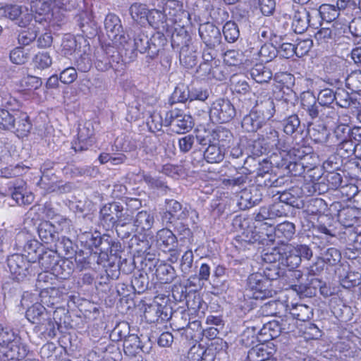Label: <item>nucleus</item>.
Listing matches in <instances>:
<instances>
[{
	"label": "nucleus",
	"instance_id": "nucleus-1",
	"mask_svg": "<svg viewBox=\"0 0 361 361\" xmlns=\"http://www.w3.org/2000/svg\"><path fill=\"white\" fill-rule=\"evenodd\" d=\"M126 42H121V46L125 50V55L129 59L136 57L135 51L149 55V38L144 28L138 24L133 25L125 36Z\"/></svg>",
	"mask_w": 361,
	"mask_h": 361
},
{
	"label": "nucleus",
	"instance_id": "nucleus-2",
	"mask_svg": "<svg viewBox=\"0 0 361 361\" xmlns=\"http://www.w3.org/2000/svg\"><path fill=\"white\" fill-rule=\"evenodd\" d=\"M30 11L31 13H26L24 18L18 22L20 27H26L32 18L35 23L46 27L56 9L52 0H30Z\"/></svg>",
	"mask_w": 361,
	"mask_h": 361
},
{
	"label": "nucleus",
	"instance_id": "nucleus-3",
	"mask_svg": "<svg viewBox=\"0 0 361 361\" xmlns=\"http://www.w3.org/2000/svg\"><path fill=\"white\" fill-rule=\"evenodd\" d=\"M245 294L250 298L264 300L274 297L276 291L262 273L255 272L250 274L247 279Z\"/></svg>",
	"mask_w": 361,
	"mask_h": 361
},
{
	"label": "nucleus",
	"instance_id": "nucleus-4",
	"mask_svg": "<svg viewBox=\"0 0 361 361\" xmlns=\"http://www.w3.org/2000/svg\"><path fill=\"white\" fill-rule=\"evenodd\" d=\"M94 66L101 72L112 69L115 73L123 68V63L120 53L114 47L105 49L100 47L94 52Z\"/></svg>",
	"mask_w": 361,
	"mask_h": 361
},
{
	"label": "nucleus",
	"instance_id": "nucleus-5",
	"mask_svg": "<svg viewBox=\"0 0 361 361\" xmlns=\"http://www.w3.org/2000/svg\"><path fill=\"white\" fill-rule=\"evenodd\" d=\"M188 217H190L193 224H195V218L198 219V214L190 207H183L176 200H165L164 209L161 212L163 224L169 225V223L176 220H186Z\"/></svg>",
	"mask_w": 361,
	"mask_h": 361
},
{
	"label": "nucleus",
	"instance_id": "nucleus-6",
	"mask_svg": "<svg viewBox=\"0 0 361 361\" xmlns=\"http://www.w3.org/2000/svg\"><path fill=\"white\" fill-rule=\"evenodd\" d=\"M236 114L235 108L228 99L218 98L209 108V116L213 122L226 123L231 121Z\"/></svg>",
	"mask_w": 361,
	"mask_h": 361
},
{
	"label": "nucleus",
	"instance_id": "nucleus-7",
	"mask_svg": "<svg viewBox=\"0 0 361 361\" xmlns=\"http://www.w3.org/2000/svg\"><path fill=\"white\" fill-rule=\"evenodd\" d=\"M289 319L283 320L281 323L277 321H271L266 323L262 322L260 329H258V341L267 342L269 340L276 338L281 333H288L293 331L295 324L288 323Z\"/></svg>",
	"mask_w": 361,
	"mask_h": 361
},
{
	"label": "nucleus",
	"instance_id": "nucleus-8",
	"mask_svg": "<svg viewBox=\"0 0 361 361\" xmlns=\"http://www.w3.org/2000/svg\"><path fill=\"white\" fill-rule=\"evenodd\" d=\"M164 126H170L176 133L182 134L188 132L194 126L192 118L178 109L169 111L164 117Z\"/></svg>",
	"mask_w": 361,
	"mask_h": 361
},
{
	"label": "nucleus",
	"instance_id": "nucleus-9",
	"mask_svg": "<svg viewBox=\"0 0 361 361\" xmlns=\"http://www.w3.org/2000/svg\"><path fill=\"white\" fill-rule=\"evenodd\" d=\"M31 261L25 255L14 254L7 259V265L13 279L20 281L32 275L34 269Z\"/></svg>",
	"mask_w": 361,
	"mask_h": 361
},
{
	"label": "nucleus",
	"instance_id": "nucleus-10",
	"mask_svg": "<svg viewBox=\"0 0 361 361\" xmlns=\"http://www.w3.org/2000/svg\"><path fill=\"white\" fill-rule=\"evenodd\" d=\"M248 224L247 219L242 218L241 216H236L233 220V225L235 226H238L243 231L238 235L235 240L239 243L240 246L246 247L247 245H251L255 243H262L264 239L262 238L263 232L260 233L255 230L257 226L255 228L247 226Z\"/></svg>",
	"mask_w": 361,
	"mask_h": 361
},
{
	"label": "nucleus",
	"instance_id": "nucleus-11",
	"mask_svg": "<svg viewBox=\"0 0 361 361\" xmlns=\"http://www.w3.org/2000/svg\"><path fill=\"white\" fill-rule=\"evenodd\" d=\"M39 297L44 305L53 309L67 302L69 298L68 290L64 286L42 288Z\"/></svg>",
	"mask_w": 361,
	"mask_h": 361
},
{
	"label": "nucleus",
	"instance_id": "nucleus-12",
	"mask_svg": "<svg viewBox=\"0 0 361 361\" xmlns=\"http://www.w3.org/2000/svg\"><path fill=\"white\" fill-rule=\"evenodd\" d=\"M316 229L319 232L330 237L343 235V236H341V238H343L348 244H352L353 248L357 250H359L358 247L361 246V233H357L353 228H345L343 232L339 233L334 226L331 224L326 226L321 220L319 224L316 226Z\"/></svg>",
	"mask_w": 361,
	"mask_h": 361
},
{
	"label": "nucleus",
	"instance_id": "nucleus-13",
	"mask_svg": "<svg viewBox=\"0 0 361 361\" xmlns=\"http://www.w3.org/2000/svg\"><path fill=\"white\" fill-rule=\"evenodd\" d=\"M199 35L206 47H221L222 36L218 27L212 23L201 24Z\"/></svg>",
	"mask_w": 361,
	"mask_h": 361
},
{
	"label": "nucleus",
	"instance_id": "nucleus-14",
	"mask_svg": "<svg viewBox=\"0 0 361 361\" xmlns=\"http://www.w3.org/2000/svg\"><path fill=\"white\" fill-rule=\"evenodd\" d=\"M264 226L269 228L270 233L267 230L265 235L269 238L270 241H273L272 233L274 237L279 239V242L284 243L290 240L295 233V226L293 223L289 221H284L274 227L271 224L264 222Z\"/></svg>",
	"mask_w": 361,
	"mask_h": 361
},
{
	"label": "nucleus",
	"instance_id": "nucleus-15",
	"mask_svg": "<svg viewBox=\"0 0 361 361\" xmlns=\"http://www.w3.org/2000/svg\"><path fill=\"white\" fill-rule=\"evenodd\" d=\"M104 28L108 37L114 42L121 45L125 42L126 35L123 33V27L119 18L113 13L108 14L104 20Z\"/></svg>",
	"mask_w": 361,
	"mask_h": 361
},
{
	"label": "nucleus",
	"instance_id": "nucleus-16",
	"mask_svg": "<svg viewBox=\"0 0 361 361\" xmlns=\"http://www.w3.org/2000/svg\"><path fill=\"white\" fill-rule=\"evenodd\" d=\"M164 12L171 23H182L189 17V13L183 8V4L177 0H169L164 6Z\"/></svg>",
	"mask_w": 361,
	"mask_h": 361
},
{
	"label": "nucleus",
	"instance_id": "nucleus-17",
	"mask_svg": "<svg viewBox=\"0 0 361 361\" xmlns=\"http://www.w3.org/2000/svg\"><path fill=\"white\" fill-rule=\"evenodd\" d=\"M25 183L22 180H17L9 184L8 190L11 197L18 205H29L34 201V195L27 192L25 188Z\"/></svg>",
	"mask_w": 361,
	"mask_h": 361
},
{
	"label": "nucleus",
	"instance_id": "nucleus-18",
	"mask_svg": "<svg viewBox=\"0 0 361 361\" xmlns=\"http://www.w3.org/2000/svg\"><path fill=\"white\" fill-rule=\"evenodd\" d=\"M94 130L91 123H86L78 128V140L72 143V149L75 152H82L87 150L92 146Z\"/></svg>",
	"mask_w": 361,
	"mask_h": 361
},
{
	"label": "nucleus",
	"instance_id": "nucleus-19",
	"mask_svg": "<svg viewBox=\"0 0 361 361\" xmlns=\"http://www.w3.org/2000/svg\"><path fill=\"white\" fill-rule=\"evenodd\" d=\"M118 204L116 202L105 204L100 209V224L106 231H110L115 228L118 221Z\"/></svg>",
	"mask_w": 361,
	"mask_h": 361
},
{
	"label": "nucleus",
	"instance_id": "nucleus-20",
	"mask_svg": "<svg viewBox=\"0 0 361 361\" xmlns=\"http://www.w3.org/2000/svg\"><path fill=\"white\" fill-rule=\"evenodd\" d=\"M259 138L269 148L275 147L278 150H284L285 148L289 147L286 140L280 138L279 133L271 126L264 128Z\"/></svg>",
	"mask_w": 361,
	"mask_h": 361
},
{
	"label": "nucleus",
	"instance_id": "nucleus-21",
	"mask_svg": "<svg viewBox=\"0 0 361 361\" xmlns=\"http://www.w3.org/2000/svg\"><path fill=\"white\" fill-rule=\"evenodd\" d=\"M156 246L163 252H167L173 247H178L176 236L168 227L159 230L155 235Z\"/></svg>",
	"mask_w": 361,
	"mask_h": 361
},
{
	"label": "nucleus",
	"instance_id": "nucleus-22",
	"mask_svg": "<svg viewBox=\"0 0 361 361\" xmlns=\"http://www.w3.org/2000/svg\"><path fill=\"white\" fill-rule=\"evenodd\" d=\"M336 356L342 361H349V359L360 355L361 352L355 343L350 340L343 339L334 344Z\"/></svg>",
	"mask_w": 361,
	"mask_h": 361
},
{
	"label": "nucleus",
	"instance_id": "nucleus-23",
	"mask_svg": "<svg viewBox=\"0 0 361 361\" xmlns=\"http://www.w3.org/2000/svg\"><path fill=\"white\" fill-rule=\"evenodd\" d=\"M311 13L302 6L294 10L293 15L292 28L295 33L305 32L310 25Z\"/></svg>",
	"mask_w": 361,
	"mask_h": 361
},
{
	"label": "nucleus",
	"instance_id": "nucleus-24",
	"mask_svg": "<svg viewBox=\"0 0 361 361\" xmlns=\"http://www.w3.org/2000/svg\"><path fill=\"white\" fill-rule=\"evenodd\" d=\"M262 199L260 190L255 186L245 188L240 192L238 205L242 209H246L259 204Z\"/></svg>",
	"mask_w": 361,
	"mask_h": 361
},
{
	"label": "nucleus",
	"instance_id": "nucleus-25",
	"mask_svg": "<svg viewBox=\"0 0 361 361\" xmlns=\"http://www.w3.org/2000/svg\"><path fill=\"white\" fill-rule=\"evenodd\" d=\"M37 234L42 243L51 246L59 240V233L55 226L49 221H41L37 227Z\"/></svg>",
	"mask_w": 361,
	"mask_h": 361
},
{
	"label": "nucleus",
	"instance_id": "nucleus-26",
	"mask_svg": "<svg viewBox=\"0 0 361 361\" xmlns=\"http://www.w3.org/2000/svg\"><path fill=\"white\" fill-rule=\"evenodd\" d=\"M155 275L157 280L161 283H170L176 278L174 268L164 261L157 259L154 264Z\"/></svg>",
	"mask_w": 361,
	"mask_h": 361
},
{
	"label": "nucleus",
	"instance_id": "nucleus-27",
	"mask_svg": "<svg viewBox=\"0 0 361 361\" xmlns=\"http://www.w3.org/2000/svg\"><path fill=\"white\" fill-rule=\"evenodd\" d=\"M301 106L312 119L319 118L322 106L312 92H307L302 94Z\"/></svg>",
	"mask_w": 361,
	"mask_h": 361
},
{
	"label": "nucleus",
	"instance_id": "nucleus-28",
	"mask_svg": "<svg viewBox=\"0 0 361 361\" xmlns=\"http://www.w3.org/2000/svg\"><path fill=\"white\" fill-rule=\"evenodd\" d=\"M50 312L46 310L44 305L41 302H36L31 307H28L25 316L26 318L32 324H36L37 326L47 320V317Z\"/></svg>",
	"mask_w": 361,
	"mask_h": 361
},
{
	"label": "nucleus",
	"instance_id": "nucleus-29",
	"mask_svg": "<svg viewBox=\"0 0 361 361\" xmlns=\"http://www.w3.org/2000/svg\"><path fill=\"white\" fill-rule=\"evenodd\" d=\"M167 39L161 31H157L154 33L149 38V55L146 56L147 62L149 63V60L155 59L159 51L166 44Z\"/></svg>",
	"mask_w": 361,
	"mask_h": 361
},
{
	"label": "nucleus",
	"instance_id": "nucleus-30",
	"mask_svg": "<svg viewBox=\"0 0 361 361\" xmlns=\"http://www.w3.org/2000/svg\"><path fill=\"white\" fill-rule=\"evenodd\" d=\"M275 100L271 97L258 99L252 109L264 117V120H269L274 116Z\"/></svg>",
	"mask_w": 361,
	"mask_h": 361
},
{
	"label": "nucleus",
	"instance_id": "nucleus-31",
	"mask_svg": "<svg viewBox=\"0 0 361 361\" xmlns=\"http://www.w3.org/2000/svg\"><path fill=\"white\" fill-rule=\"evenodd\" d=\"M14 121V127L11 130L16 134L18 137L27 136L32 129V123L28 115L23 111L17 112Z\"/></svg>",
	"mask_w": 361,
	"mask_h": 361
},
{
	"label": "nucleus",
	"instance_id": "nucleus-32",
	"mask_svg": "<svg viewBox=\"0 0 361 361\" xmlns=\"http://www.w3.org/2000/svg\"><path fill=\"white\" fill-rule=\"evenodd\" d=\"M123 351L125 355L130 357L139 355L145 352V347L142 345L140 338L135 334L128 335L123 341Z\"/></svg>",
	"mask_w": 361,
	"mask_h": 361
},
{
	"label": "nucleus",
	"instance_id": "nucleus-33",
	"mask_svg": "<svg viewBox=\"0 0 361 361\" xmlns=\"http://www.w3.org/2000/svg\"><path fill=\"white\" fill-rule=\"evenodd\" d=\"M265 123L264 117L258 114L254 109L244 116L241 122L242 128L247 132H256Z\"/></svg>",
	"mask_w": 361,
	"mask_h": 361
},
{
	"label": "nucleus",
	"instance_id": "nucleus-34",
	"mask_svg": "<svg viewBox=\"0 0 361 361\" xmlns=\"http://www.w3.org/2000/svg\"><path fill=\"white\" fill-rule=\"evenodd\" d=\"M60 259L59 252H56V249L46 250L44 248L40 255H38L37 260L42 269L50 271L51 273Z\"/></svg>",
	"mask_w": 361,
	"mask_h": 361
},
{
	"label": "nucleus",
	"instance_id": "nucleus-35",
	"mask_svg": "<svg viewBox=\"0 0 361 361\" xmlns=\"http://www.w3.org/2000/svg\"><path fill=\"white\" fill-rule=\"evenodd\" d=\"M314 167L315 163L305 162L303 161L290 159L284 173L294 176H301L306 171H311Z\"/></svg>",
	"mask_w": 361,
	"mask_h": 361
},
{
	"label": "nucleus",
	"instance_id": "nucleus-36",
	"mask_svg": "<svg viewBox=\"0 0 361 361\" xmlns=\"http://www.w3.org/2000/svg\"><path fill=\"white\" fill-rule=\"evenodd\" d=\"M77 22L83 36L91 38L97 34V25L87 13L82 12L78 15Z\"/></svg>",
	"mask_w": 361,
	"mask_h": 361
},
{
	"label": "nucleus",
	"instance_id": "nucleus-37",
	"mask_svg": "<svg viewBox=\"0 0 361 361\" xmlns=\"http://www.w3.org/2000/svg\"><path fill=\"white\" fill-rule=\"evenodd\" d=\"M212 142L216 143L224 149L228 147L231 142L233 140V134L227 128L222 126L216 127L210 133Z\"/></svg>",
	"mask_w": 361,
	"mask_h": 361
},
{
	"label": "nucleus",
	"instance_id": "nucleus-38",
	"mask_svg": "<svg viewBox=\"0 0 361 361\" xmlns=\"http://www.w3.org/2000/svg\"><path fill=\"white\" fill-rule=\"evenodd\" d=\"M281 122H282L283 132L288 135L302 134L303 132L304 126L301 125L300 120L295 114L289 115Z\"/></svg>",
	"mask_w": 361,
	"mask_h": 361
},
{
	"label": "nucleus",
	"instance_id": "nucleus-39",
	"mask_svg": "<svg viewBox=\"0 0 361 361\" xmlns=\"http://www.w3.org/2000/svg\"><path fill=\"white\" fill-rule=\"evenodd\" d=\"M137 232H142L150 230L154 223V216L147 211H140L137 213L133 220Z\"/></svg>",
	"mask_w": 361,
	"mask_h": 361
},
{
	"label": "nucleus",
	"instance_id": "nucleus-40",
	"mask_svg": "<svg viewBox=\"0 0 361 361\" xmlns=\"http://www.w3.org/2000/svg\"><path fill=\"white\" fill-rule=\"evenodd\" d=\"M171 42L173 49L180 50L192 44L190 35L183 27L175 29L171 36Z\"/></svg>",
	"mask_w": 361,
	"mask_h": 361
},
{
	"label": "nucleus",
	"instance_id": "nucleus-41",
	"mask_svg": "<svg viewBox=\"0 0 361 361\" xmlns=\"http://www.w3.org/2000/svg\"><path fill=\"white\" fill-rule=\"evenodd\" d=\"M74 266L71 259H60L51 274L61 279H68L74 270Z\"/></svg>",
	"mask_w": 361,
	"mask_h": 361
},
{
	"label": "nucleus",
	"instance_id": "nucleus-42",
	"mask_svg": "<svg viewBox=\"0 0 361 361\" xmlns=\"http://www.w3.org/2000/svg\"><path fill=\"white\" fill-rule=\"evenodd\" d=\"M168 21L165 12H164V9L162 11L152 9L149 11L146 22L155 29H161L164 31L167 30V27L169 25Z\"/></svg>",
	"mask_w": 361,
	"mask_h": 361
},
{
	"label": "nucleus",
	"instance_id": "nucleus-43",
	"mask_svg": "<svg viewBox=\"0 0 361 361\" xmlns=\"http://www.w3.org/2000/svg\"><path fill=\"white\" fill-rule=\"evenodd\" d=\"M245 329L241 334V342L246 346H249L258 341V329L262 324V321L257 320L256 326H252L251 322H245Z\"/></svg>",
	"mask_w": 361,
	"mask_h": 361
},
{
	"label": "nucleus",
	"instance_id": "nucleus-44",
	"mask_svg": "<svg viewBox=\"0 0 361 361\" xmlns=\"http://www.w3.org/2000/svg\"><path fill=\"white\" fill-rule=\"evenodd\" d=\"M197 53L191 44L179 51V59L182 66L186 68H192L197 63Z\"/></svg>",
	"mask_w": 361,
	"mask_h": 361
},
{
	"label": "nucleus",
	"instance_id": "nucleus-45",
	"mask_svg": "<svg viewBox=\"0 0 361 361\" xmlns=\"http://www.w3.org/2000/svg\"><path fill=\"white\" fill-rule=\"evenodd\" d=\"M288 153L290 159L305 162H310V159L314 158L312 149L309 146L298 145L290 149H288Z\"/></svg>",
	"mask_w": 361,
	"mask_h": 361
},
{
	"label": "nucleus",
	"instance_id": "nucleus-46",
	"mask_svg": "<svg viewBox=\"0 0 361 361\" xmlns=\"http://www.w3.org/2000/svg\"><path fill=\"white\" fill-rule=\"evenodd\" d=\"M282 265L289 267L290 269L297 268L301 263L297 250L292 245H287L282 248Z\"/></svg>",
	"mask_w": 361,
	"mask_h": 361
},
{
	"label": "nucleus",
	"instance_id": "nucleus-47",
	"mask_svg": "<svg viewBox=\"0 0 361 361\" xmlns=\"http://www.w3.org/2000/svg\"><path fill=\"white\" fill-rule=\"evenodd\" d=\"M299 190L298 188H291L283 192L277 191L276 193L279 195L277 199L289 205L291 209L293 207L299 208L302 202L299 199Z\"/></svg>",
	"mask_w": 361,
	"mask_h": 361
},
{
	"label": "nucleus",
	"instance_id": "nucleus-48",
	"mask_svg": "<svg viewBox=\"0 0 361 361\" xmlns=\"http://www.w3.org/2000/svg\"><path fill=\"white\" fill-rule=\"evenodd\" d=\"M252 78L258 83H267L272 78L271 71L262 63L255 64L250 71Z\"/></svg>",
	"mask_w": 361,
	"mask_h": 361
},
{
	"label": "nucleus",
	"instance_id": "nucleus-49",
	"mask_svg": "<svg viewBox=\"0 0 361 361\" xmlns=\"http://www.w3.org/2000/svg\"><path fill=\"white\" fill-rule=\"evenodd\" d=\"M23 248L25 252L27 254L29 260L35 262L38 259V255L42 252L44 247L38 240L35 239H27L24 245H20Z\"/></svg>",
	"mask_w": 361,
	"mask_h": 361
},
{
	"label": "nucleus",
	"instance_id": "nucleus-50",
	"mask_svg": "<svg viewBox=\"0 0 361 361\" xmlns=\"http://www.w3.org/2000/svg\"><path fill=\"white\" fill-rule=\"evenodd\" d=\"M225 155V149L216 143L209 144L204 152V158L209 163H219Z\"/></svg>",
	"mask_w": 361,
	"mask_h": 361
},
{
	"label": "nucleus",
	"instance_id": "nucleus-51",
	"mask_svg": "<svg viewBox=\"0 0 361 361\" xmlns=\"http://www.w3.org/2000/svg\"><path fill=\"white\" fill-rule=\"evenodd\" d=\"M54 245L59 255L63 253L66 258L72 259L76 252L75 244L66 236L59 238V240Z\"/></svg>",
	"mask_w": 361,
	"mask_h": 361
},
{
	"label": "nucleus",
	"instance_id": "nucleus-52",
	"mask_svg": "<svg viewBox=\"0 0 361 361\" xmlns=\"http://www.w3.org/2000/svg\"><path fill=\"white\" fill-rule=\"evenodd\" d=\"M293 102L287 98H281L275 101V120L281 121L286 117H288L291 112L290 109L293 107Z\"/></svg>",
	"mask_w": 361,
	"mask_h": 361
},
{
	"label": "nucleus",
	"instance_id": "nucleus-53",
	"mask_svg": "<svg viewBox=\"0 0 361 361\" xmlns=\"http://www.w3.org/2000/svg\"><path fill=\"white\" fill-rule=\"evenodd\" d=\"M313 12L316 16H319L323 20L329 23L335 20L340 14L339 9L333 4H323L319 10H314Z\"/></svg>",
	"mask_w": 361,
	"mask_h": 361
},
{
	"label": "nucleus",
	"instance_id": "nucleus-54",
	"mask_svg": "<svg viewBox=\"0 0 361 361\" xmlns=\"http://www.w3.org/2000/svg\"><path fill=\"white\" fill-rule=\"evenodd\" d=\"M190 361H213V356L200 344L194 345L188 353Z\"/></svg>",
	"mask_w": 361,
	"mask_h": 361
},
{
	"label": "nucleus",
	"instance_id": "nucleus-55",
	"mask_svg": "<svg viewBox=\"0 0 361 361\" xmlns=\"http://www.w3.org/2000/svg\"><path fill=\"white\" fill-rule=\"evenodd\" d=\"M131 284L135 293L138 294L144 293L149 286V277L144 271H137L133 275Z\"/></svg>",
	"mask_w": 361,
	"mask_h": 361
},
{
	"label": "nucleus",
	"instance_id": "nucleus-56",
	"mask_svg": "<svg viewBox=\"0 0 361 361\" xmlns=\"http://www.w3.org/2000/svg\"><path fill=\"white\" fill-rule=\"evenodd\" d=\"M291 320L297 319L306 322L311 319L313 315L312 309L308 305L298 304L290 310Z\"/></svg>",
	"mask_w": 361,
	"mask_h": 361
},
{
	"label": "nucleus",
	"instance_id": "nucleus-57",
	"mask_svg": "<svg viewBox=\"0 0 361 361\" xmlns=\"http://www.w3.org/2000/svg\"><path fill=\"white\" fill-rule=\"evenodd\" d=\"M149 11L147 6L141 3H134L130 7V16L137 23L145 24L146 23Z\"/></svg>",
	"mask_w": 361,
	"mask_h": 361
},
{
	"label": "nucleus",
	"instance_id": "nucleus-58",
	"mask_svg": "<svg viewBox=\"0 0 361 361\" xmlns=\"http://www.w3.org/2000/svg\"><path fill=\"white\" fill-rule=\"evenodd\" d=\"M24 13L22 6L18 5H7L0 8V16L8 18L12 20H17V24L24 18Z\"/></svg>",
	"mask_w": 361,
	"mask_h": 361
},
{
	"label": "nucleus",
	"instance_id": "nucleus-59",
	"mask_svg": "<svg viewBox=\"0 0 361 361\" xmlns=\"http://www.w3.org/2000/svg\"><path fill=\"white\" fill-rule=\"evenodd\" d=\"M339 281L342 287L350 289L361 283V274L357 271H346L339 275Z\"/></svg>",
	"mask_w": 361,
	"mask_h": 361
},
{
	"label": "nucleus",
	"instance_id": "nucleus-60",
	"mask_svg": "<svg viewBox=\"0 0 361 361\" xmlns=\"http://www.w3.org/2000/svg\"><path fill=\"white\" fill-rule=\"evenodd\" d=\"M288 149V147L285 148L284 150H279V153H273L269 157V159L268 161H269L271 167L281 169L283 170V173L285 172L288 160L290 159Z\"/></svg>",
	"mask_w": 361,
	"mask_h": 361
},
{
	"label": "nucleus",
	"instance_id": "nucleus-61",
	"mask_svg": "<svg viewBox=\"0 0 361 361\" xmlns=\"http://www.w3.org/2000/svg\"><path fill=\"white\" fill-rule=\"evenodd\" d=\"M142 180L145 183L153 190H157L159 192L166 193L169 190L166 183L159 177L152 176L149 173L142 174Z\"/></svg>",
	"mask_w": 361,
	"mask_h": 361
},
{
	"label": "nucleus",
	"instance_id": "nucleus-62",
	"mask_svg": "<svg viewBox=\"0 0 361 361\" xmlns=\"http://www.w3.org/2000/svg\"><path fill=\"white\" fill-rule=\"evenodd\" d=\"M187 101L190 102V87L180 84L175 88L169 99V103L173 104L176 103H185Z\"/></svg>",
	"mask_w": 361,
	"mask_h": 361
},
{
	"label": "nucleus",
	"instance_id": "nucleus-63",
	"mask_svg": "<svg viewBox=\"0 0 361 361\" xmlns=\"http://www.w3.org/2000/svg\"><path fill=\"white\" fill-rule=\"evenodd\" d=\"M256 51L259 59L264 63L271 61L278 54V49L271 43H265L260 47L259 49L257 47Z\"/></svg>",
	"mask_w": 361,
	"mask_h": 361
},
{
	"label": "nucleus",
	"instance_id": "nucleus-64",
	"mask_svg": "<svg viewBox=\"0 0 361 361\" xmlns=\"http://www.w3.org/2000/svg\"><path fill=\"white\" fill-rule=\"evenodd\" d=\"M37 327L45 338H53L56 336L59 324L53 320L49 314L47 317V320L45 319V321L39 324Z\"/></svg>",
	"mask_w": 361,
	"mask_h": 361
}]
</instances>
